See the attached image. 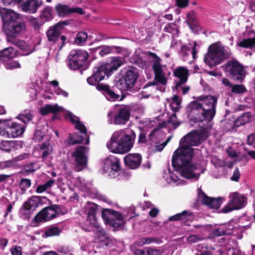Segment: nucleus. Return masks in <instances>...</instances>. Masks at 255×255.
I'll list each match as a JSON object with an SVG mask.
<instances>
[{
	"mask_svg": "<svg viewBox=\"0 0 255 255\" xmlns=\"http://www.w3.org/2000/svg\"><path fill=\"white\" fill-rule=\"evenodd\" d=\"M122 64L121 60L116 58L110 63H103L99 66L94 67L92 75L87 79V83L90 85L96 86L98 90L106 94L107 98L109 100H123L126 96L122 95L121 97L120 96L117 90L118 88L116 87V84L115 86L111 87L108 85L99 83L104 79L106 76L109 77Z\"/></svg>",
	"mask_w": 255,
	"mask_h": 255,
	"instance_id": "obj_1",
	"label": "nucleus"
},
{
	"mask_svg": "<svg viewBox=\"0 0 255 255\" xmlns=\"http://www.w3.org/2000/svg\"><path fill=\"white\" fill-rule=\"evenodd\" d=\"M194 154L193 148L179 146L173 154L172 164L175 170L179 171L185 178L198 180L200 174L195 173L197 167L191 162Z\"/></svg>",
	"mask_w": 255,
	"mask_h": 255,
	"instance_id": "obj_2",
	"label": "nucleus"
},
{
	"mask_svg": "<svg viewBox=\"0 0 255 255\" xmlns=\"http://www.w3.org/2000/svg\"><path fill=\"white\" fill-rule=\"evenodd\" d=\"M118 133H115L107 142V148L115 153L123 154L128 152L133 146L136 137L135 132L131 130L130 134H126L119 139Z\"/></svg>",
	"mask_w": 255,
	"mask_h": 255,
	"instance_id": "obj_3",
	"label": "nucleus"
},
{
	"mask_svg": "<svg viewBox=\"0 0 255 255\" xmlns=\"http://www.w3.org/2000/svg\"><path fill=\"white\" fill-rule=\"evenodd\" d=\"M225 49L217 43L209 46L204 58L205 63L210 68L221 64L225 59Z\"/></svg>",
	"mask_w": 255,
	"mask_h": 255,
	"instance_id": "obj_4",
	"label": "nucleus"
},
{
	"mask_svg": "<svg viewBox=\"0 0 255 255\" xmlns=\"http://www.w3.org/2000/svg\"><path fill=\"white\" fill-rule=\"evenodd\" d=\"M70 24V21L69 20H65L60 21L54 25L49 27L46 32L48 41L53 44H56L60 40V42L59 44L60 46L59 48L60 49L62 48L65 44L66 37L64 35H61V31L64 28V26Z\"/></svg>",
	"mask_w": 255,
	"mask_h": 255,
	"instance_id": "obj_5",
	"label": "nucleus"
},
{
	"mask_svg": "<svg viewBox=\"0 0 255 255\" xmlns=\"http://www.w3.org/2000/svg\"><path fill=\"white\" fill-rule=\"evenodd\" d=\"M191 121L196 124L206 121L210 122L213 117H211L209 113L203 108L198 101H193L189 105Z\"/></svg>",
	"mask_w": 255,
	"mask_h": 255,
	"instance_id": "obj_6",
	"label": "nucleus"
},
{
	"mask_svg": "<svg viewBox=\"0 0 255 255\" xmlns=\"http://www.w3.org/2000/svg\"><path fill=\"white\" fill-rule=\"evenodd\" d=\"M208 136V132L204 130H192L180 139V146L191 147L193 146L198 145L206 140Z\"/></svg>",
	"mask_w": 255,
	"mask_h": 255,
	"instance_id": "obj_7",
	"label": "nucleus"
},
{
	"mask_svg": "<svg viewBox=\"0 0 255 255\" xmlns=\"http://www.w3.org/2000/svg\"><path fill=\"white\" fill-rule=\"evenodd\" d=\"M138 76L136 69L130 68L116 82V87L121 91L130 90L134 86Z\"/></svg>",
	"mask_w": 255,
	"mask_h": 255,
	"instance_id": "obj_8",
	"label": "nucleus"
},
{
	"mask_svg": "<svg viewBox=\"0 0 255 255\" xmlns=\"http://www.w3.org/2000/svg\"><path fill=\"white\" fill-rule=\"evenodd\" d=\"M102 217L106 225L114 229L121 227L126 224L123 215L120 212L113 209H103Z\"/></svg>",
	"mask_w": 255,
	"mask_h": 255,
	"instance_id": "obj_9",
	"label": "nucleus"
},
{
	"mask_svg": "<svg viewBox=\"0 0 255 255\" xmlns=\"http://www.w3.org/2000/svg\"><path fill=\"white\" fill-rule=\"evenodd\" d=\"M87 218L85 222L81 223L80 227L86 232H91L93 228L99 229V224L96 216L98 209L97 205L93 203H88Z\"/></svg>",
	"mask_w": 255,
	"mask_h": 255,
	"instance_id": "obj_10",
	"label": "nucleus"
},
{
	"mask_svg": "<svg viewBox=\"0 0 255 255\" xmlns=\"http://www.w3.org/2000/svg\"><path fill=\"white\" fill-rule=\"evenodd\" d=\"M26 30L25 22L21 19L3 26V30L7 36V41L16 39L17 36L23 34Z\"/></svg>",
	"mask_w": 255,
	"mask_h": 255,
	"instance_id": "obj_11",
	"label": "nucleus"
},
{
	"mask_svg": "<svg viewBox=\"0 0 255 255\" xmlns=\"http://www.w3.org/2000/svg\"><path fill=\"white\" fill-rule=\"evenodd\" d=\"M88 57L89 54L86 51L72 50L68 56L69 68L74 70L80 69L84 66Z\"/></svg>",
	"mask_w": 255,
	"mask_h": 255,
	"instance_id": "obj_12",
	"label": "nucleus"
},
{
	"mask_svg": "<svg viewBox=\"0 0 255 255\" xmlns=\"http://www.w3.org/2000/svg\"><path fill=\"white\" fill-rule=\"evenodd\" d=\"M223 67L233 80L242 82L245 79L244 67L238 61L230 60Z\"/></svg>",
	"mask_w": 255,
	"mask_h": 255,
	"instance_id": "obj_13",
	"label": "nucleus"
},
{
	"mask_svg": "<svg viewBox=\"0 0 255 255\" xmlns=\"http://www.w3.org/2000/svg\"><path fill=\"white\" fill-rule=\"evenodd\" d=\"M230 200L221 210V212L227 213L235 210L242 209L245 206V197L237 192L230 195Z\"/></svg>",
	"mask_w": 255,
	"mask_h": 255,
	"instance_id": "obj_14",
	"label": "nucleus"
},
{
	"mask_svg": "<svg viewBox=\"0 0 255 255\" xmlns=\"http://www.w3.org/2000/svg\"><path fill=\"white\" fill-rule=\"evenodd\" d=\"M147 55L153 58L154 63L152 65V69L155 74V79L162 85H166L167 79L160 63L161 58L155 53L152 52H148Z\"/></svg>",
	"mask_w": 255,
	"mask_h": 255,
	"instance_id": "obj_15",
	"label": "nucleus"
},
{
	"mask_svg": "<svg viewBox=\"0 0 255 255\" xmlns=\"http://www.w3.org/2000/svg\"><path fill=\"white\" fill-rule=\"evenodd\" d=\"M198 100L205 110L209 113L210 117L214 118L216 113L218 97L212 95H202L198 98Z\"/></svg>",
	"mask_w": 255,
	"mask_h": 255,
	"instance_id": "obj_16",
	"label": "nucleus"
},
{
	"mask_svg": "<svg viewBox=\"0 0 255 255\" xmlns=\"http://www.w3.org/2000/svg\"><path fill=\"white\" fill-rule=\"evenodd\" d=\"M109 169V175L112 178H115L119 175V172L121 170V166L118 158L110 155L105 159L103 169L108 170Z\"/></svg>",
	"mask_w": 255,
	"mask_h": 255,
	"instance_id": "obj_17",
	"label": "nucleus"
},
{
	"mask_svg": "<svg viewBox=\"0 0 255 255\" xmlns=\"http://www.w3.org/2000/svg\"><path fill=\"white\" fill-rule=\"evenodd\" d=\"M55 10L59 17H64L72 13H77L80 15L85 14V11L81 7H70L69 5L58 3L55 6Z\"/></svg>",
	"mask_w": 255,
	"mask_h": 255,
	"instance_id": "obj_18",
	"label": "nucleus"
},
{
	"mask_svg": "<svg viewBox=\"0 0 255 255\" xmlns=\"http://www.w3.org/2000/svg\"><path fill=\"white\" fill-rule=\"evenodd\" d=\"M87 150L86 147L80 145L77 146L72 153L76 166L80 168V170L83 169L87 165V157L85 155Z\"/></svg>",
	"mask_w": 255,
	"mask_h": 255,
	"instance_id": "obj_19",
	"label": "nucleus"
},
{
	"mask_svg": "<svg viewBox=\"0 0 255 255\" xmlns=\"http://www.w3.org/2000/svg\"><path fill=\"white\" fill-rule=\"evenodd\" d=\"M130 117V108L128 106L121 107L114 115V124L116 125H125L129 121Z\"/></svg>",
	"mask_w": 255,
	"mask_h": 255,
	"instance_id": "obj_20",
	"label": "nucleus"
},
{
	"mask_svg": "<svg viewBox=\"0 0 255 255\" xmlns=\"http://www.w3.org/2000/svg\"><path fill=\"white\" fill-rule=\"evenodd\" d=\"M17 3L22 11L30 13H34L36 12L40 4L38 3V0H14Z\"/></svg>",
	"mask_w": 255,
	"mask_h": 255,
	"instance_id": "obj_21",
	"label": "nucleus"
},
{
	"mask_svg": "<svg viewBox=\"0 0 255 255\" xmlns=\"http://www.w3.org/2000/svg\"><path fill=\"white\" fill-rule=\"evenodd\" d=\"M201 193L199 195L201 198L203 205H206L210 209H218L222 203V198H212L208 196L203 191L200 190Z\"/></svg>",
	"mask_w": 255,
	"mask_h": 255,
	"instance_id": "obj_22",
	"label": "nucleus"
},
{
	"mask_svg": "<svg viewBox=\"0 0 255 255\" xmlns=\"http://www.w3.org/2000/svg\"><path fill=\"white\" fill-rule=\"evenodd\" d=\"M142 161V156L139 153H129L124 158L125 165L129 169L138 168Z\"/></svg>",
	"mask_w": 255,
	"mask_h": 255,
	"instance_id": "obj_23",
	"label": "nucleus"
},
{
	"mask_svg": "<svg viewBox=\"0 0 255 255\" xmlns=\"http://www.w3.org/2000/svg\"><path fill=\"white\" fill-rule=\"evenodd\" d=\"M0 15L3 23V26L22 19L20 17L19 14L11 10L7 9H2L0 11Z\"/></svg>",
	"mask_w": 255,
	"mask_h": 255,
	"instance_id": "obj_24",
	"label": "nucleus"
},
{
	"mask_svg": "<svg viewBox=\"0 0 255 255\" xmlns=\"http://www.w3.org/2000/svg\"><path fill=\"white\" fill-rule=\"evenodd\" d=\"M175 77L179 79L176 84L175 87L178 89L187 82L189 76V70L184 67H179L173 71Z\"/></svg>",
	"mask_w": 255,
	"mask_h": 255,
	"instance_id": "obj_25",
	"label": "nucleus"
},
{
	"mask_svg": "<svg viewBox=\"0 0 255 255\" xmlns=\"http://www.w3.org/2000/svg\"><path fill=\"white\" fill-rule=\"evenodd\" d=\"M8 137H16L21 135L24 131V127L21 124L12 122L9 120L7 124Z\"/></svg>",
	"mask_w": 255,
	"mask_h": 255,
	"instance_id": "obj_26",
	"label": "nucleus"
},
{
	"mask_svg": "<svg viewBox=\"0 0 255 255\" xmlns=\"http://www.w3.org/2000/svg\"><path fill=\"white\" fill-rule=\"evenodd\" d=\"M59 215L58 213L50 214L49 212L44 208L39 212L34 217L33 221L35 223H44L57 217Z\"/></svg>",
	"mask_w": 255,
	"mask_h": 255,
	"instance_id": "obj_27",
	"label": "nucleus"
},
{
	"mask_svg": "<svg viewBox=\"0 0 255 255\" xmlns=\"http://www.w3.org/2000/svg\"><path fill=\"white\" fill-rule=\"evenodd\" d=\"M42 198H46V197L33 196L23 203L22 207L25 210H30L32 207H37L39 204H42Z\"/></svg>",
	"mask_w": 255,
	"mask_h": 255,
	"instance_id": "obj_28",
	"label": "nucleus"
},
{
	"mask_svg": "<svg viewBox=\"0 0 255 255\" xmlns=\"http://www.w3.org/2000/svg\"><path fill=\"white\" fill-rule=\"evenodd\" d=\"M252 115L250 112H246L239 116L233 123V128H236L241 126H244L251 121Z\"/></svg>",
	"mask_w": 255,
	"mask_h": 255,
	"instance_id": "obj_29",
	"label": "nucleus"
},
{
	"mask_svg": "<svg viewBox=\"0 0 255 255\" xmlns=\"http://www.w3.org/2000/svg\"><path fill=\"white\" fill-rule=\"evenodd\" d=\"M9 42L15 45L22 51H25V55H28L33 51V50L31 49L29 46L23 40L16 38L10 40Z\"/></svg>",
	"mask_w": 255,
	"mask_h": 255,
	"instance_id": "obj_30",
	"label": "nucleus"
},
{
	"mask_svg": "<svg viewBox=\"0 0 255 255\" xmlns=\"http://www.w3.org/2000/svg\"><path fill=\"white\" fill-rule=\"evenodd\" d=\"M15 55V52L12 47H8L0 51V61H6L13 58Z\"/></svg>",
	"mask_w": 255,
	"mask_h": 255,
	"instance_id": "obj_31",
	"label": "nucleus"
},
{
	"mask_svg": "<svg viewBox=\"0 0 255 255\" xmlns=\"http://www.w3.org/2000/svg\"><path fill=\"white\" fill-rule=\"evenodd\" d=\"M61 110L62 109L57 105L47 104L40 109V113L41 115L45 116L49 113H59Z\"/></svg>",
	"mask_w": 255,
	"mask_h": 255,
	"instance_id": "obj_32",
	"label": "nucleus"
},
{
	"mask_svg": "<svg viewBox=\"0 0 255 255\" xmlns=\"http://www.w3.org/2000/svg\"><path fill=\"white\" fill-rule=\"evenodd\" d=\"M134 253L136 255H161L162 253L160 250L151 247L146 248L145 250L137 249Z\"/></svg>",
	"mask_w": 255,
	"mask_h": 255,
	"instance_id": "obj_33",
	"label": "nucleus"
},
{
	"mask_svg": "<svg viewBox=\"0 0 255 255\" xmlns=\"http://www.w3.org/2000/svg\"><path fill=\"white\" fill-rule=\"evenodd\" d=\"M85 138L86 139L84 135L81 133H74L73 135L69 134L68 144L69 145H73L76 144L82 143Z\"/></svg>",
	"mask_w": 255,
	"mask_h": 255,
	"instance_id": "obj_34",
	"label": "nucleus"
},
{
	"mask_svg": "<svg viewBox=\"0 0 255 255\" xmlns=\"http://www.w3.org/2000/svg\"><path fill=\"white\" fill-rule=\"evenodd\" d=\"M194 218L195 215L193 212L190 210H184L181 223L184 225L190 226V223L194 221Z\"/></svg>",
	"mask_w": 255,
	"mask_h": 255,
	"instance_id": "obj_35",
	"label": "nucleus"
},
{
	"mask_svg": "<svg viewBox=\"0 0 255 255\" xmlns=\"http://www.w3.org/2000/svg\"><path fill=\"white\" fill-rule=\"evenodd\" d=\"M237 46L242 48L253 49L255 48V37L243 39L237 43Z\"/></svg>",
	"mask_w": 255,
	"mask_h": 255,
	"instance_id": "obj_36",
	"label": "nucleus"
},
{
	"mask_svg": "<svg viewBox=\"0 0 255 255\" xmlns=\"http://www.w3.org/2000/svg\"><path fill=\"white\" fill-rule=\"evenodd\" d=\"M53 9L50 6H46L41 11L40 18L44 22L51 20L53 18Z\"/></svg>",
	"mask_w": 255,
	"mask_h": 255,
	"instance_id": "obj_37",
	"label": "nucleus"
},
{
	"mask_svg": "<svg viewBox=\"0 0 255 255\" xmlns=\"http://www.w3.org/2000/svg\"><path fill=\"white\" fill-rule=\"evenodd\" d=\"M75 128L80 131V133H81L84 135L86 137L85 144H88L90 142L89 136L87 134V130L85 126L79 120L78 122L75 124Z\"/></svg>",
	"mask_w": 255,
	"mask_h": 255,
	"instance_id": "obj_38",
	"label": "nucleus"
},
{
	"mask_svg": "<svg viewBox=\"0 0 255 255\" xmlns=\"http://www.w3.org/2000/svg\"><path fill=\"white\" fill-rule=\"evenodd\" d=\"M17 118L21 121L24 124H26L32 120L33 115L30 113V111L25 110L20 113Z\"/></svg>",
	"mask_w": 255,
	"mask_h": 255,
	"instance_id": "obj_39",
	"label": "nucleus"
},
{
	"mask_svg": "<svg viewBox=\"0 0 255 255\" xmlns=\"http://www.w3.org/2000/svg\"><path fill=\"white\" fill-rule=\"evenodd\" d=\"M14 142L13 141H2L0 143V149L6 152H10L14 146Z\"/></svg>",
	"mask_w": 255,
	"mask_h": 255,
	"instance_id": "obj_40",
	"label": "nucleus"
},
{
	"mask_svg": "<svg viewBox=\"0 0 255 255\" xmlns=\"http://www.w3.org/2000/svg\"><path fill=\"white\" fill-rule=\"evenodd\" d=\"M9 120H0V135L8 137L7 124Z\"/></svg>",
	"mask_w": 255,
	"mask_h": 255,
	"instance_id": "obj_41",
	"label": "nucleus"
},
{
	"mask_svg": "<svg viewBox=\"0 0 255 255\" xmlns=\"http://www.w3.org/2000/svg\"><path fill=\"white\" fill-rule=\"evenodd\" d=\"M88 38V34L84 31H80L77 34L74 42L78 45H81L86 42Z\"/></svg>",
	"mask_w": 255,
	"mask_h": 255,
	"instance_id": "obj_42",
	"label": "nucleus"
},
{
	"mask_svg": "<svg viewBox=\"0 0 255 255\" xmlns=\"http://www.w3.org/2000/svg\"><path fill=\"white\" fill-rule=\"evenodd\" d=\"M61 230L58 227H53L47 229L44 234L46 237L58 236L61 233Z\"/></svg>",
	"mask_w": 255,
	"mask_h": 255,
	"instance_id": "obj_43",
	"label": "nucleus"
},
{
	"mask_svg": "<svg viewBox=\"0 0 255 255\" xmlns=\"http://www.w3.org/2000/svg\"><path fill=\"white\" fill-rule=\"evenodd\" d=\"M54 183V179L49 180L45 184L38 186L36 189V192L38 193H42L45 191L48 188L51 187Z\"/></svg>",
	"mask_w": 255,
	"mask_h": 255,
	"instance_id": "obj_44",
	"label": "nucleus"
},
{
	"mask_svg": "<svg viewBox=\"0 0 255 255\" xmlns=\"http://www.w3.org/2000/svg\"><path fill=\"white\" fill-rule=\"evenodd\" d=\"M167 123L168 124H171L174 129H176L181 124V122L177 119L175 113H173L169 117Z\"/></svg>",
	"mask_w": 255,
	"mask_h": 255,
	"instance_id": "obj_45",
	"label": "nucleus"
},
{
	"mask_svg": "<svg viewBox=\"0 0 255 255\" xmlns=\"http://www.w3.org/2000/svg\"><path fill=\"white\" fill-rule=\"evenodd\" d=\"M146 131L139 128V132L138 136L137 143L138 145H141L144 143H146L147 142V138L146 137Z\"/></svg>",
	"mask_w": 255,
	"mask_h": 255,
	"instance_id": "obj_46",
	"label": "nucleus"
},
{
	"mask_svg": "<svg viewBox=\"0 0 255 255\" xmlns=\"http://www.w3.org/2000/svg\"><path fill=\"white\" fill-rule=\"evenodd\" d=\"M187 22L190 26H195L197 24V21L193 11L187 14Z\"/></svg>",
	"mask_w": 255,
	"mask_h": 255,
	"instance_id": "obj_47",
	"label": "nucleus"
},
{
	"mask_svg": "<svg viewBox=\"0 0 255 255\" xmlns=\"http://www.w3.org/2000/svg\"><path fill=\"white\" fill-rule=\"evenodd\" d=\"M31 185V180L27 178H22L20 181L19 186L21 191L25 192Z\"/></svg>",
	"mask_w": 255,
	"mask_h": 255,
	"instance_id": "obj_48",
	"label": "nucleus"
},
{
	"mask_svg": "<svg viewBox=\"0 0 255 255\" xmlns=\"http://www.w3.org/2000/svg\"><path fill=\"white\" fill-rule=\"evenodd\" d=\"M231 88V92L235 94H242L246 91V88L243 85H234Z\"/></svg>",
	"mask_w": 255,
	"mask_h": 255,
	"instance_id": "obj_49",
	"label": "nucleus"
},
{
	"mask_svg": "<svg viewBox=\"0 0 255 255\" xmlns=\"http://www.w3.org/2000/svg\"><path fill=\"white\" fill-rule=\"evenodd\" d=\"M97 49H99V54L101 56L103 57L107 54H109L112 52V48L109 46H104L103 47H98Z\"/></svg>",
	"mask_w": 255,
	"mask_h": 255,
	"instance_id": "obj_50",
	"label": "nucleus"
},
{
	"mask_svg": "<svg viewBox=\"0 0 255 255\" xmlns=\"http://www.w3.org/2000/svg\"><path fill=\"white\" fill-rule=\"evenodd\" d=\"M157 240V239L155 238L145 237L141 238L139 241V243L142 245H143L155 242Z\"/></svg>",
	"mask_w": 255,
	"mask_h": 255,
	"instance_id": "obj_51",
	"label": "nucleus"
},
{
	"mask_svg": "<svg viewBox=\"0 0 255 255\" xmlns=\"http://www.w3.org/2000/svg\"><path fill=\"white\" fill-rule=\"evenodd\" d=\"M212 235L214 237H220L227 235L226 230L222 228H218L214 230L212 232Z\"/></svg>",
	"mask_w": 255,
	"mask_h": 255,
	"instance_id": "obj_52",
	"label": "nucleus"
},
{
	"mask_svg": "<svg viewBox=\"0 0 255 255\" xmlns=\"http://www.w3.org/2000/svg\"><path fill=\"white\" fill-rule=\"evenodd\" d=\"M183 215V211L174 215L169 217L168 221L170 222L180 221L181 222Z\"/></svg>",
	"mask_w": 255,
	"mask_h": 255,
	"instance_id": "obj_53",
	"label": "nucleus"
},
{
	"mask_svg": "<svg viewBox=\"0 0 255 255\" xmlns=\"http://www.w3.org/2000/svg\"><path fill=\"white\" fill-rule=\"evenodd\" d=\"M176 29V25L174 23H170L164 27V30L170 33H172Z\"/></svg>",
	"mask_w": 255,
	"mask_h": 255,
	"instance_id": "obj_54",
	"label": "nucleus"
},
{
	"mask_svg": "<svg viewBox=\"0 0 255 255\" xmlns=\"http://www.w3.org/2000/svg\"><path fill=\"white\" fill-rule=\"evenodd\" d=\"M175 1L176 5L180 8H185L189 4V0H175Z\"/></svg>",
	"mask_w": 255,
	"mask_h": 255,
	"instance_id": "obj_55",
	"label": "nucleus"
},
{
	"mask_svg": "<svg viewBox=\"0 0 255 255\" xmlns=\"http://www.w3.org/2000/svg\"><path fill=\"white\" fill-rule=\"evenodd\" d=\"M241 174L239 168L237 167L233 172V175L231 177L232 181L238 182L240 178Z\"/></svg>",
	"mask_w": 255,
	"mask_h": 255,
	"instance_id": "obj_56",
	"label": "nucleus"
},
{
	"mask_svg": "<svg viewBox=\"0 0 255 255\" xmlns=\"http://www.w3.org/2000/svg\"><path fill=\"white\" fill-rule=\"evenodd\" d=\"M10 251L12 255H21L22 250L21 248L19 246H16L11 248Z\"/></svg>",
	"mask_w": 255,
	"mask_h": 255,
	"instance_id": "obj_57",
	"label": "nucleus"
},
{
	"mask_svg": "<svg viewBox=\"0 0 255 255\" xmlns=\"http://www.w3.org/2000/svg\"><path fill=\"white\" fill-rule=\"evenodd\" d=\"M20 67V65L18 61H12L6 65V68L9 69H13Z\"/></svg>",
	"mask_w": 255,
	"mask_h": 255,
	"instance_id": "obj_58",
	"label": "nucleus"
},
{
	"mask_svg": "<svg viewBox=\"0 0 255 255\" xmlns=\"http://www.w3.org/2000/svg\"><path fill=\"white\" fill-rule=\"evenodd\" d=\"M190 50V48L186 45H182L179 51L181 55L183 56L188 55V51Z\"/></svg>",
	"mask_w": 255,
	"mask_h": 255,
	"instance_id": "obj_59",
	"label": "nucleus"
},
{
	"mask_svg": "<svg viewBox=\"0 0 255 255\" xmlns=\"http://www.w3.org/2000/svg\"><path fill=\"white\" fill-rule=\"evenodd\" d=\"M45 209H46L47 212H49V211H52L54 212V213H57L56 211L59 209V205L52 204L50 206L45 207Z\"/></svg>",
	"mask_w": 255,
	"mask_h": 255,
	"instance_id": "obj_60",
	"label": "nucleus"
},
{
	"mask_svg": "<svg viewBox=\"0 0 255 255\" xmlns=\"http://www.w3.org/2000/svg\"><path fill=\"white\" fill-rule=\"evenodd\" d=\"M97 235L100 237H103L104 238L107 239L108 238L107 235L106 233L105 230L99 226V229H97Z\"/></svg>",
	"mask_w": 255,
	"mask_h": 255,
	"instance_id": "obj_61",
	"label": "nucleus"
},
{
	"mask_svg": "<svg viewBox=\"0 0 255 255\" xmlns=\"http://www.w3.org/2000/svg\"><path fill=\"white\" fill-rule=\"evenodd\" d=\"M52 151L53 149L52 148L47 149V150L43 151V152H41V158L44 159H46L50 154L52 153Z\"/></svg>",
	"mask_w": 255,
	"mask_h": 255,
	"instance_id": "obj_62",
	"label": "nucleus"
},
{
	"mask_svg": "<svg viewBox=\"0 0 255 255\" xmlns=\"http://www.w3.org/2000/svg\"><path fill=\"white\" fill-rule=\"evenodd\" d=\"M55 93L58 95H61L64 97H67L68 96V92L58 87L55 91Z\"/></svg>",
	"mask_w": 255,
	"mask_h": 255,
	"instance_id": "obj_63",
	"label": "nucleus"
},
{
	"mask_svg": "<svg viewBox=\"0 0 255 255\" xmlns=\"http://www.w3.org/2000/svg\"><path fill=\"white\" fill-rule=\"evenodd\" d=\"M8 240L5 238L0 239V248L1 250H3L5 247L7 245Z\"/></svg>",
	"mask_w": 255,
	"mask_h": 255,
	"instance_id": "obj_64",
	"label": "nucleus"
}]
</instances>
